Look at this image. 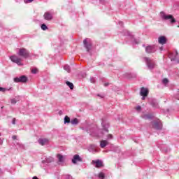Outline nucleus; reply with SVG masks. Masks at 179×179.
<instances>
[{"instance_id": "nucleus-1", "label": "nucleus", "mask_w": 179, "mask_h": 179, "mask_svg": "<svg viewBox=\"0 0 179 179\" xmlns=\"http://www.w3.org/2000/svg\"><path fill=\"white\" fill-rule=\"evenodd\" d=\"M161 17L164 19V20H169L171 24H173V23H176V19L172 15H166L164 12L162 11L160 13Z\"/></svg>"}, {"instance_id": "nucleus-2", "label": "nucleus", "mask_w": 179, "mask_h": 179, "mask_svg": "<svg viewBox=\"0 0 179 179\" xmlns=\"http://www.w3.org/2000/svg\"><path fill=\"white\" fill-rule=\"evenodd\" d=\"M148 69H155V67L156 66V63L155 62V61H153V59L149 58V57H144L143 58Z\"/></svg>"}, {"instance_id": "nucleus-3", "label": "nucleus", "mask_w": 179, "mask_h": 179, "mask_svg": "<svg viewBox=\"0 0 179 179\" xmlns=\"http://www.w3.org/2000/svg\"><path fill=\"white\" fill-rule=\"evenodd\" d=\"M18 55L20 57H22V58H29L30 57V52L26 48H20L18 52Z\"/></svg>"}, {"instance_id": "nucleus-4", "label": "nucleus", "mask_w": 179, "mask_h": 179, "mask_svg": "<svg viewBox=\"0 0 179 179\" xmlns=\"http://www.w3.org/2000/svg\"><path fill=\"white\" fill-rule=\"evenodd\" d=\"M27 80H28V78L26 76H21L20 77L14 78V82L15 83H26Z\"/></svg>"}, {"instance_id": "nucleus-5", "label": "nucleus", "mask_w": 179, "mask_h": 179, "mask_svg": "<svg viewBox=\"0 0 179 179\" xmlns=\"http://www.w3.org/2000/svg\"><path fill=\"white\" fill-rule=\"evenodd\" d=\"M84 47L86 48L87 51L89 52L92 50V41L89 38H85L83 41Z\"/></svg>"}, {"instance_id": "nucleus-6", "label": "nucleus", "mask_w": 179, "mask_h": 179, "mask_svg": "<svg viewBox=\"0 0 179 179\" xmlns=\"http://www.w3.org/2000/svg\"><path fill=\"white\" fill-rule=\"evenodd\" d=\"M145 52L147 54H153V52H156V46L153 45H148L145 48Z\"/></svg>"}, {"instance_id": "nucleus-7", "label": "nucleus", "mask_w": 179, "mask_h": 179, "mask_svg": "<svg viewBox=\"0 0 179 179\" xmlns=\"http://www.w3.org/2000/svg\"><path fill=\"white\" fill-rule=\"evenodd\" d=\"M92 164H95V167L96 169H101V167H104V164H103V161L100 160V159H97V160H93L92 162Z\"/></svg>"}, {"instance_id": "nucleus-8", "label": "nucleus", "mask_w": 179, "mask_h": 179, "mask_svg": "<svg viewBox=\"0 0 179 179\" xmlns=\"http://www.w3.org/2000/svg\"><path fill=\"white\" fill-rule=\"evenodd\" d=\"M10 59L12 62H15L17 65H22V59L17 57V56H11Z\"/></svg>"}, {"instance_id": "nucleus-9", "label": "nucleus", "mask_w": 179, "mask_h": 179, "mask_svg": "<svg viewBox=\"0 0 179 179\" xmlns=\"http://www.w3.org/2000/svg\"><path fill=\"white\" fill-rule=\"evenodd\" d=\"M152 128H155V129H162L163 128V124L160 120L155 121L152 124Z\"/></svg>"}, {"instance_id": "nucleus-10", "label": "nucleus", "mask_w": 179, "mask_h": 179, "mask_svg": "<svg viewBox=\"0 0 179 179\" xmlns=\"http://www.w3.org/2000/svg\"><path fill=\"white\" fill-rule=\"evenodd\" d=\"M73 164H76L78 162H83V159L79 156V155H75L71 160Z\"/></svg>"}, {"instance_id": "nucleus-11", "label": "nucleus", "mask_w": 179, "mask_h": 179, "mask_svg": "<svg viewBox=\"0 0 179 179\" xmlns=\"http://www.w3.org/2000/svg\"><path fill=\"white\" fill-rule=\"evenodd\" d=\"M43 17L45 20H52V13H50L49 11H47L44 13Z\"/></svg>"}, {"instance_id": "nucleus-12", "label": "nucleus", "mask_w": 179, "mask_h": 179, "mask_svg": "<svg viewBox=\"0 0 179 179\" xmlns=\"http://www.w3.org/2000/svg\"><path fill=\"white\" fill-rule=\"evenodd\" d=\"M38 142L39 145H41V146H44L45 145H48V142H50V140H48V138H39L38 140Z\"/></svg>"}, {"instance_id": "nucleus-13", "label": "nucleus", "mask_w": 179, "mask_h": 179, "mask_svg": "<svg viewBox=\"0 0 179 179\" xmlns=\"http://www.w3.org/2000/svg\"><path fill=\"white\" fill-rule=\"evenodd\" d=\"M141 96H148L149 94V90L148 88H145L142 87L140 92Z\"/></svg>"}, {"instance_id": "nucleus-14", "label": "nucleus", "mask_w": 179, "mask_h": 179, "mask_svg": "<svg viewBox=\"0 0 179 179\" xmlns=\"http://www.w3.org/2000/svg\"><path fill=\"white\" fill-rule=\"evenodd\" d=\"M101 124H102L103 131H105V132L108 133V128L110 127V124L109 123L106 124V122H104V120H102Z\"/></svg>"}, {"instance_id": "nucleus-15", "label": "nucleus", "mask_w": 179, "mask_h": 179, "mask_svg": "<svg viewBox=\"0 0 179 179\" xmlns=\"http://www.w3.org/2000/svg\"><path fill=\"white\" fill-rule=\"evenodd\" d=\"M158 43L159 44H166V43H167V38H166V36H159L158 38Z\"/></svg>"}, {"instance_id": "nucleus-16", "label": "nucleus", "mask_w": 179, "mask_h": 179, "mask_svg": "<svg viewBox=\"0 0 179 179\" xmlns=\"http://www.w3.org/2000/svg\"><path fill=\"white\" fill-rule=\"evenodd\" d=\"M107 145H108V141H107L106 140L101 141L100 146L102 149H103L105 146H107Z\"/></svg>"}, {"instance_id": "nucleus-17", "label": "nucleus", "mask_w": 179, "mask_h": 179, "mask_svg": "<svg viewBox=\"0 0 179 179\" xmlns=\"http://www.w3.org/2000/svg\"><path fill=\"white\" fill-rule=\"evenodd\" d=\"M71 124H72V125H78V124H79V119L74 118V119L71 120Z\"/></svg>"}, {"instance_id": "nucleus-18", "label": "nucleus", "mask_w": 179, "mask_h": 179, "mask_svg": "<svg viewBox=\"0 0 179 179\" xmlns=\"http://www.w3.org/2000/svg\"><path fill=\"white\" fill-rule=\"evenodd\" d=\"M52 162H54V158L50 157L47 158L45 161H42V163H52Z\"/></svg>"}, {"instance_id": "nucleus-19", "label": "nucleus", "mask_w": 179, "mask_h": 179, "mask_svg": "<svg viewBox=\"0 0 179 179\" xmlns=\"http://www.w3.org/2000/svg\"><path fill=\"white\" fill-rule=\"evenodd\" d=\"M66 85H67V86H69V87H70L71 90H73V83H72L69 81H66Z\"/></svg>"}, {"instance_id": "nucleus-20", "label": "nucleus", "mask_w": 179, "mask_h": 179, "mask_svg": "<svg viewBox=\"0 0 179 179\" xmlns=\"http://www.w3.org/2000/svg\"><path fill=\"white\" fill-rule=\"evenodd\" d=\"M71 123V118L68 117V115H66L64 117V124H69Z\"/></svg>"}, {"instance_id": "nucleus-21", "label": "nucleus", "mask_w": 179, "mask_h": 179, "mask_svg": "<svg viewBox=\"0 0 179 179\" xmlns=\"http://www.w3.org/2000/svg\"><path fill=\"white\" fill-rule=\"evenodd\" d=\"M57 158H58V160L60 163H62V162H64V156H62V155L58 154L57 155Z\"/></svg>"}, {"instance_id": "nucleus-22", "label": "nucleus", "mask_w": 179, "mask_h": 179, "mask_svg": "<svg viewBox=\"0 0 179 179\" xmlns=\"http://www.w3.org/2000/svg\"><path fill=\"white\" fill-rule=\"evenodd\" d=\"M64 71H66V72H68L69 73H71V66H69L68 65H65L64 66Z\"/></svg>"}, {"instance_id": "nucleus-23", "label": "nucleus", "mask_w": 179, "mask_h": 179, "mask_svg": "<svg viewBox=\"0 0 179 179\" xmlns=\"http://www.w3.org/2000/svg\"><path fill=\"white\" fill-rule=\"evenodd\" d=\"M98 177L100 179H104L106 178V176L104 175V173L100 172L98 175Z\"/></svg>"}, {"instance_id": "nucleus-24", "label": "nucleus", "mask_w": 179, "mask_h": 179, "mask_svg": "<svg viewBox=\"0 0 179 179\" xmlns=\"http://www.w3.org/2000/svg\"><path fill=\"white\" fill-rule=\"evenodd\" d=\"M144 118L145 119V120H151V118H153V116H152V115H145V116H144Z\"/></svg>"}, {"instance_id": "nucleus-25", "label": "nucleus", "mask_w": 179, "mask_h": 179, "mask_svg": "<svg viewBox=\"0 0 179 179\" xmlns=\"http://www.w3.org/2000/svg\"><path fill=\"white\" fill-rule=\"evenodd\" d=\"M41 27L42 30H48V27H47V25H45V24H43Z\"/></svg>"}, {"instance_id": "nucleus-26", "label": "nucleus", "mask_w": 179, "mask_h": 179, "mask_svg": "<svg viewBox=\"0 0 179 179\" xmlns=\"http://www.w3.org/2000/svg\"><path fill=\"white\" fill-rule=\"evenodd\" d=\"M31 73H34V75H36V73H37L38 72V69H33L31 71Z\"/></svg>"}, {"instance_id": "nucleus-27", "label": "nucleus", "mask_w": 179, "mask_h": 179, "mask_svg": "<svg viewBox=\"0 0 179 179\" xmlns=\"http://www.w3.org/2000/svg\"><path fill=\"white\" fill-rule=\"evenodd\" d=\"M162 82L164 85H167V83H169V80L167 78H164Z\"/></svg>"}, {"instance_id": "nucleus-28", "label": "nucleus", "mask_w": 179, "mask_h": 179, "mask_svg": "<svg viewBox=\"0 0 179 179\" xmlns=\"http://www.w3.org/2000/svg\"><path fill=\"white\" fill-rule=\"evenodd\" d=\"M16 103H17V100H16V99H11V104H15Z\"/></svg>"}, {"instance_id": "nucleus-29", "label": "nucleus", "mask_w": 179, "mask_h": 179, "mask_svg": "<svg viewBox=\"0 0 179 179\" xmlns=\"http://www.w3.org/2000/svg\"><path fill=\"white\" fill-rule=\"evenodd\" d=\"M90 82H91V83H96V78H90Z\"/></svg>"}, {"instance_id": "nucleus-30", "label": "nucleus", "mask_w": 179, "mask_h": 179, "mask_svg": "<svg viewBox=\"0 0 179 179\" xmlns=\"http://www.w3.org/2000/svg\"><path fill=\"white\" fill-rule=\"evenodd\" d=\"M136 110L137 111H141V110H142V107H141L140 106H136Z\"/></svg>"}, {"instance_id": "nucleus-31", "label": "nucleus", "mask_w": 179, "mask_h": 179, "mask_svg": "<svg viewBox=\"0 0 179 179\" xmlns=\"http://www.w3.org/2000/svg\"><path fill=\"white\" fill-rule=\"evenodd\" d=\"M0 92H6V88L0 87Z\"/></svg>"}, {"instance_id": "nucleus-32", "label": "nucleus", "mask_w": 179, "mask_h": 179, "mask_svg": "<svg viewBox=\"0 0 179 179\" xmlns=\"http://www.w3.org/2000/svg\"><path fill=\"white\" fill-rule=\"evenodd\" d=\"M34 0H24L25 3H29V2H33Z\"/></svg>"}, {"instance_id": "nucleus-33", "label": "nucleus", "mask_w": 179, "mask_h": 179, "mask_svg": "<svg viewBox=\"0 0 179 179\" xmlns=\"http://www.w3.org/2000/svg\"><path fill=\"white\" fill-rule=\"evenodd\" d=\"M12 124L15 125L16 124V118H13L12 121Z\"/></svg>"}, {"instance_id": "nucleus-34", "label": "nucleus", "mask_w": 179, "mask_h": 179, "mask_svg": "<svg viewBox=\"0 0 179 179\" xmlns=\"http://www.w3.org/2000/svg\"><path fill=\"white\" fill-rule=\"evenodd\" d=\"M108 139H113V134H108Z\"/></svg>"}, {"instance_id": "nucleus-35", "label": "nucleus", "mask_w": 179, "mask_h": 179, "mask_svg": "<svg viewBox=\"0 0 179 179\" xmlns=\"http://www.w3.org/2000/svg\"><path fill=\"white\" fill-rule=\"evenodd\" d=\"M12 139H13V141H16V139H17V136H12Z\"/></svg>"}, {"instance_id": "nucleus-36", "label": "nucleus", "mask_w": 179, "mask_h": 179, "mask_svg": "<svg viewBox=\"0 0 179 179\" xmlns=\"http://www.w3.org/2000/svg\"><path fill=\"white\" fill-rule=\"evenodd\" d=\"M65 178H66V179L71 178V175H66Z\"/></svg>"}, {"instance_id": "nucleus-37", "label": "nucleus", "mask_w": 179, "mask_h": 179, "mask_svg": "<svg viewBox=\"0 0 179 179\" xmlns=\"http://www.w3.org/2000/svg\"><path fill=\"white\" fill-rule=\"evenodd\" d=\"M176 99H177V100H179V93L176 94Z\"/></svg>"}, {"instance_id": "nucleus-38", "label": "nucleus", "mask_w": 179, "mask_h": 179, "mask_svg": "<svg viewBox=\"0 0 179 179\" xmlns=\"http://www.w3.org/2000/svg\"><path fill=\"white\" fill-rule=\"evenodd\" d=\"M108 85H110V83H104V86H105V87L108 86Z\"/></svg>"}, {"instance_id": "nucleus-39", "label": "nucleus", "mask_w": 179, "mask_h": 179, "mask_svg": "<svg viewBox=\"0 0 179 179\" xmlns=\"http://www.w3.org/2000/svg\"><path fill=\"white\" fill-rule=\"evenodd\" d=\"M143 97L141 98L142 100H145V99H146V97H148V96H142Z\"/></svg>"}, {"instance_id": "nucleus-40", "label": "nucleus", "mask_w": 179, "mask_h": 179, "mask_svg": "<svg viewBox=\"0 0 179 179\" xmlns=\"http://www.w3.org/2000/svg\"><path fill=\"white\" fill-rule=\"evenodd\" d=\"M91 135H92V136H96V137H99V134H92Z\"/></svg>"}, {"instance_id": "nucleus-41", "label": "nucleus", "mask_w": 179, "mask_h": 179, "mask_svg": "<svg viewBox=\"0 0 179 179\" xmlns=\"http://www.w3.org/2000/svg\"><path fill=\"white\" fill-rule=\"evenodd\" d=\"M127 36H131V32H129V31H127Z\"/></svg>"}, {"instance_id": "nucleus-42", "label": "nucleus", "mask_w": 179, "mask_h": 179, "mask_svg": "<svg viewBox=\"0 0 179 179\" xmlns=\"http://www.w3.org/2000/svg\"><path fill=\"white\" fill-rule=\"evenodd\" d=\"M97 96H98V97H101V99L104 98V96H101L100 94H98Z\"/></svg>"}, {"instance_id": "nucleus-43", "label": "nucleus", "mask_w": 179, "mask_h": 179, "mask_svg": "<svg viewBox=\"0 0 179 179\" xmlns=\"http://www.w3.org/2000/svg\"><path fill=\"white\" fill-rule=\"evenodd\" d=\"M59 115H62V110H60V111L59 112Z\"/></svg>"}, {"instance_id": "nucleus-44", "label": "nucleus", "mask_w": 179, "mask_h": 179, "mask_svg": "<svg viewBox=\"0 0 179 179\" xmlns=\"http://www.w3.org/2000/svg\"><path fill=\"white\" fill-rule=\"evenodd\" d=\"M32 179H38V178H37V176H34Z\"/></svg>"}, {"instance_id": "nucleus-45", "label": "nucleus", "mask_w": 179, "mask_h": 179, "mask_svg": "<svg viewBox=\"0 0 179 179\" xmlns=\"http://www.w3.org/2000/svg\"><path fill=\"white\" fill-rule=\"evenodd\" d=\"M134 78H136V75H134Z\"/></svg>"}, {"instance_id": "nucleus-46", "label": "nucleus", "mask_w": 179, "mask_h": 179, "mask_svg": "<svg viewBox=\"0 0 179 179\" xmlns=\"http://www.w3.org/2000/svg\"><path fill=\"white\" fill-rule=\"evenodd\" d=\"M21 146H22V148H24V145H21Z\"/></svg>"}, {"instance_id": "nucleus-47", "label": "nucleus", "mask_w": 179, "mask_h": 179, "mask_svg": "<svg viewBox=\"0 0 179 179\" xmlns=\"http://www.w3.org/2000/svg\"><path fill=\"white\" fill-rule=\"evenodd\" d=\"M121 24H123V23H122V22H121Z\"/></svg>"}, {"instance_id": "nucleus-48", "label": "nucleus", "mask_w": 179, "mask_h": 179, "mask_svg": "<svg viewBox=\"0 0 179 179\" xmlns=\"http://www.w3.org/2000/svg\"><path fill=\"white\" fill-rule=\"evenodd\" d=\"M0 136H1V133H0Z\"/></svg>"}]
</instances>
